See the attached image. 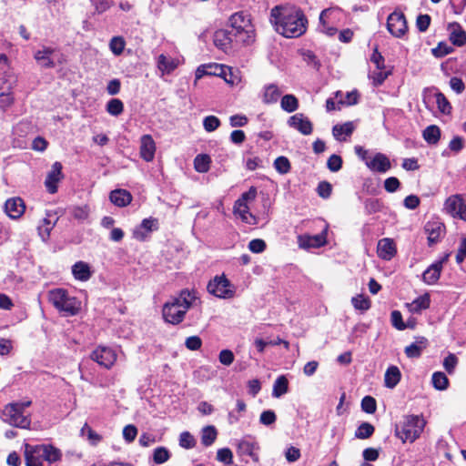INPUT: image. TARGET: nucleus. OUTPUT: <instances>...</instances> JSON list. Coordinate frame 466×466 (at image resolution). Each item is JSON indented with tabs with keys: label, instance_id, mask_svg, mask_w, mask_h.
<instances>
[{
	"label": "nucleus",
	"instance_id": "393cba45",
	"mask_svg": "<svg viewBox=\"0 0 466 466\" xmlns=\"http://www.w3.org/2000/svg\"><path fill=\"white\" fill-rule=\"evenodd\" d=\"M15 83V76L8 69H0V95L11 93Z\"/></svg>",
	"mask_w": 466,
	"mask_h": 466
},
{
	"label": "nucleus",
	"instance_id": "6e6d98bb",
	"mask_svg": "<svg viewBox=\"0 0 466 466\" xmlns=\"http://www.w3.org/2000/svg\"><path fill=\"white\" fill-rule=\"evenodd\" d=\"M435 96L436 104L440 111L443 114H449L451 110V106L448 99L445 97V96L442 93L439 92L435 95Z\"/></svg>",
	"mask_w": 466,
	"mask_h": 466
},
{
	"label": "nucleus",
	"instance_id": "423d86ee",
	"mask_svg": "<svg viewBox=\"0 0 466 466\" xmlns=\"http://www.w3.org/2000/svg\"><path fill=\"white\" fill-rule=\"evenodd\" d=\"M229 25L236 42L250 44L254 41L255 31L248 15L243 12L235 13L229 17Z\"/></svg>",
	"mask_w": 466,
	"mask_h": 466
},
{
	"label": "nucleus",
	"instance_id": "f257e3e1",
	"mask_svg": "<svg viewBox=\"0 0 466 466\" xmlns=\"http://www.w3.org/2000/svg\"><path fill=\"white\" fill-rule=\"evenodd\" d=\"M271 22L276 31L288 38L298 37L305 33L308 20L296 6H276L271 10Z\"/></svg>",
	"mask_w": 466,
	"mask_h": 466
},
{
	"label": "nucleus",
	"instance_id": "72a5a7b5",
	"mask_svg": "<svg viewBox=\"0 0 466 466\" xmlns=\"http://www.w3.org/2000/svg\"><path fill=\"white\" fill-rule=\"evenodd\" d=\"M426 347V339H421L420 341H416L407 346L404 350L405 354L408 358H419L421 355L423 349Z\"/></svg>",
	"mask_w": 466,
	"mask_h": 466
},
{
	"label": "nucleus",
	"instance_id": "f704fd0d",
	"mask_svg": "<svg viewBox=\"0 0 466 466\" xmlns=\"http://www.w3.org/2000/svg\"><path fill=\"white\" fill-rule=\"evenodd\" d=\"M422 136L426 142L435 145L440 140L441 129L435 125H431L424 129Z\"/></svg>",
	"mask_w": 466,
	"mask_h": 466
},
{
	"label": "nucleus",
	"instance_id": "49530a36",
	"mask_svg": "<svg viewBox=\"0 0 466 466\" xmlns=\"http://www.w3.org/2000/svg\"><path fill=\"white\" fill-rule=\"evenodd\" d=\"M56 221H51L48 218H45L38 226V234L44 241H46L50 236V232L54 228Z\"/></svg>",
	"mask_w": 466,
	"mask_h": 466
},
{
	"label": "nucleus",
	"instance_id": "c756f323",
	"mask_svg": "<svg viewBox=\"0 0 466 466\" xmlns=\"http://www.w3.org/2000/svg\"><path fill=\"white\" fill-rule=\"evenodd\" d=\"M355 129L352 122H346L342 125H335L332 128V134L335 139L339 141H345L348 137H350Z\"/></svg>",
	"mask_w": 466,
	"mask_h": 466
},
{
	"label": "nucleus",
	"instance_id": "bf43d9fd",
	"mask_svg": "<svg viewBox=\"0 0 466 466\" xmlns=\"http://www.w3.org/2000/svg\"><path fill=\"white\" fill-rule=\"evenodd\" d=\"M179 445L185 449H191L196 445V440L188 431H184L179 436Z\"/></svg>",
	"mask_w": 466,
	"mask_h": 466
},
{
	"label": "nucleus",
	"instance_id": "603ef678",
	"mask_svg": "<svg viewBox=\"0 0 466 466\" xmlns=\"http://www.w3.org/2000/svg\"><path fill=\"white\" fill-rule=\"evenodd\" d=\"M170 457L169 451L165 447H158L154 450L153 461L157 464L166 462Z\"/></svg>",
	"mask_w": 466,
	"mask_h": 466
},
{
	"label": "nucleus",
	"instance_id": "aec40b11",
	"mask_svg": "<svg viewBox=\"0 0 466 466\" xmlns=\"http://www.w3.org/2000/svg\"><path fill=\"white\" fill-rule=\"evenodd\" d=\"M158 229V220L154 218H148L142 220L138 228L134 230V238L137 240L144 241L149 233Z\"/></svg>",
	"mask_w": 466,
	"mask_h": 466
},
{
	"label": "nucleus",
	"instance_id": "9d476101",
	"mask_svg": "<svg viewBox=\"0 0 466 466\" xmlns=\"http://www.w3.org/2000/svg\"><path fill=\"white\" fill-rule=\"evenodd\" d=\"M90 358L101 367L109 370L115 364L117 355L110 347L98 346L92 351Z\"/></svg>",
	"mask_w": 466,
	"mask_h": 466
},
{
	"label": "nucleus",
	"instance_id": "5701e85b",
	"mask_svg": "<svg viewBox=\"0 0 466 466\" xmlns=\"http://www.w3.org/2000/svg\"><path fill=\"white\" fill-rule=\"evenodd\" d=\"M378 256L384 260H390L396 254V246L392 239L385 238L378 242Z\"/></svg>",
	"mask_w": 466,
	"mask_h": 466
},
{
	"label": "nucleus",
	"instance_id": "f8f14e48",
	"mask_svg": "<svg viewBox=\"0 0 466 466\" xmlns=\"http://www.w3.org/2000/svg\"><path fill=\"white\" fill-rule=\"evenodd\" d=\"M387 28L395 37H401L408 30L407 21L403 13L394 11L387 19Z\"/></svg>",
	"mask_w": 466,
	"mask_h": 466
},
{
	"label": "nucleus",
	"instance_id": "864d4df0",
	"mask_svg": "<svg viewBox=\"0 0 466 466\" xmlns=\"http://www.w3.org/2000/svg\"><path fill=\"white\" fill-rule=\"evenodd\" d=\"M274 167L279 174H287L290 170L289 160L286 157H279L274 161Z\"/></svg>",
	"mask_w": 466,
	"mask_h": 466
},
{
	"label": "nucleus",
	"instance_id": "79ce46f5",
	"mask_svg": "<svg viewBox=\"0 0 466 466\" xmlns=\"http://www.w3.org/2000/svg\"><path fill=\"white\" fill-rule=\"evenodd\" d=\"M70 214L75 219L85 221L89 217L90 208L88 205L75 206L70 208Z\"/></svg>",
	"mask_w": 466,
	"mask_h": 466
},
{
	"label": "nucleus",
	"instance_id": "09e8293b",
	"mask_svg": "<svg viewBox=\"0 0 466 466\" xmlns=\"http://www.w3.org/2000/svg\"><path fill=\"white\" fill-rule=\"evenodd\" d=\"M383 205L380 199L377 198H367L364 201L365 212L368 215L378 213L381 211Z\"/></svg>",
	"mask_w": 466,
	"mask_h": 466
},
{
	"label": "nucleus",
	"instance_id": "37998d69",
	"mask_svg": "<svg viewBox=\"0 0 466 466\" xmlns=\"http://www.w3.org/2000/svg\"><path fill=\"white\" fill-rule=\"evenodd\" d=\"M124 111V104L118 98H112L106 104V112L113 116H118Z\"/></svg>",
	"mask_w": 466,
	"mask_h": 466
},
{
	"label": "nucleus",
	"instance_id": "6ab92c4d",
	"mask_svg": "<svg viewBox=\"0 0 466 466\" xmlns=\"http://www.w3.org/2000/svg\"><path fill=\"white\" fill-rule=\"evenodd\" d=\"M233 213L246 224L255 226L258 223V218L249 211V207L246 203L236 200L233 207Z\"/></svg>",
	"mask_w": 466,
	"mask_h": 466
},
{
	"label": "nucleus",
	"instance_id": "20e7f679",
	"mask_svg": "<svg viewBox=\"0 0 466 466\" xmlns=\"http://www.w3.org/2000/svg\"><path fill=\"white\" fill-rule=\"evenodd\" d=\"M30 400L15 401L6 404L1 411V419L4 422L20 429H29L31 425V414L25 411L30 407Z\"/></svg>",
	"mask_w": 466,
	"mask_h": 466
},
{
	"label": "nucleus",
	"instance_id": "ea45409f",
	"mask_svg": "<svg viewBox=\"0 0 466 466\" xmlns=\"http://www.w3.org/2000/svg\"><path fill=\"white\" fill-rule=\"evenodd\" d=\"M217 430L214 426H206L202 430L201 442L204 446H210L217 439Z\"/></svg>",
	"mask_w": 466,
	"mask_h": 466
},
{
	"label": "nucleus",
	"instance_id": "473e14b6",
	"mask_svg": "<svg viewBox=\"0 0 466 466\" xmlns=\"http://www.w3.org/2000/svg\"><path fill=\"white\" fill-rule=\"evenodd\" d=\"M342 15L343 13L339 8H327L320 13L319 21L333 25Z\"/></svg>",
	"mask_w": 466,
	"mask_h": 466
},
{
	"label": "nucleus",
	"instance_id": "1a4fd4ad",
	"mask_svg": "<svg viewBox=\"0 0 466 466\" xmlns=\"http://www.w3.org/2000/svg\"><path fill=\"white\" fill-rule=\"evenodd\" d=\"M210 294L220 299H231L235 295V289L224 276H217L208 285Z\"/></svg>",
	"mask_w": 466,
	"mask_h": 466
},
{
	"label": "nucleus",
	"instance_id": "2f4dec72",
	"mask_svg": "<svg viewBox=\"0 0 466 466\" xmlns=\"http://www.w3.org/2000/svg\"><path fill=\"white\" fill-rule=\"evenodd\" d=\"M401 373L398 367L390 366L387 369L384 376L385 386L389 389H393L400 382Z\"/></svg>",
	"mask_w": 466,
	"mask_h": 466
},
{
	"label": "nucleus",
	"instance_id": "c9c22d12",
	"mask_svg": "<svg viewBox=\"0 0 466 466\" xmlns=\"http://www.w3.org/2000/svg\"><path fill=\"white\" fill-rule=\"evenodd\" d=\"M289 390V381L285 376H279L274 382L272 396L275 398H279L285 393L288 392Z\"/></svg>",
	"mask_w": 466,
	"mask_h": 466
},
{
	"label": "nucleus",
	"instance_id": "c85d7f7f",
	"mask_svg": "<svg viewBox=\"0 0 466 466\" xmlns=\"http://www.w3.org/2000/svg\"><path fill=\"white\" fill-rule=\"evenodd\" d=\"M72 274L77 280L87 281L92 276V271L87 263L77 261L72 266Z\"/></svg>",
	"mask_w": 466,
	"mask_h": 466
},
{
	"label": "nucleus",
	"instance_id": "e2e57ef3",
	"mask_svg": "<svg viewBox=\"0 0 466 466\" xmlns=\"http://www.w3.org/2000/svg\"><path fill=\"white\" fill-rule=\"evenodd\" d=\"M327 167L331 172H338L342 167V158L338 155H331L327 161Z\"/></svg>",
	"mask_w": 466,
	"mask_h": 466
},
{
	"label": "nucleus",
	"instance_id": "b1692460",
	"mask_svg": "<svg viewBox=\"0 0 466 466\" xmlns=\"http://www.w3.org/2000/svg\"><path fill=\"white\" fill-rule=\"evenodd\" d=\"M25 204L20 198L6 200L5 209L7 216L13 219L20 218L25 212Z\"/></svg>",
	"mask_w": 466,
	"mask_h": 466
},
{
	"label": "nucleus",
	"instance_id": "e433bc0d",
	"mask_svg": "<svg viewBox=\"0 0 466 466\" xmlns=\"http://www.w3.org/2000/svg\"><path fill=\"white\" fill-rule=\"evenodd\" d=\"M281 108L288 112H295L299 108V100L294 95H285L280 101Z\"/></svg>",
	"mask_w": 466,
	"mask_h": 466
},
{
	"label": "nucleus",
	"instance_id": "a211bd4d",
	"mask_svg": "<svg viewBox=\"0 0 466 466\" xmlns=\"http://www.w3.org/2000/svg\"><path fill=\"white\" fill-rule=\"evenodd\" d=\"M425 233L427 234L428 243L430 246L440 241L444 235L445 227L438 220H431L425 224Z\"/></svg>",
	"mask_w": 466,
	"mask_h": 466
},
{
	"label": "nucleus",
	"instance_id": "4c0bfd02",
	"mask_svg": "<svg viewBox=\"0 0 466 466\" xmlns=\"http://www.w3.org/2000/svg\"><path fill=\"white\" fill-rule=\"evenodd\" d=\"M211 159L208 155L200 154L194 159V167L199 173H206L209 170Z\"/></svg>",
	"mask_w": 466,
	"mask_h": 466
},
{
	"label": "nucleus",
	"instance_id": "338daca9",
	"mask_svg": "<svg viewBox=\"0 0 466 466\" xmlns=\"http://www.w3.org/2000/svg\"><path fill=\"white\" fill-rule=\"evenodd\" d=\"M457 364L458 358L452 353H450L443 360V367L449 374L453 373Z\"/></svg>",
	"mask_w": 466,
	"mask_h": 466
},
{
	"label": "nucleus",
	"instance_id": "052dcab7",
	"mask_svg": "<svg viewBox=\"0 0 466 466\" xmlns=\"http://www.w3.org/2000/svg\"><path fill=\"white\" fill-rule=\"evenodd\" d=\"M376 400L371 396H365L361 400V409L363 411L372 414L376 411Z\"/></svg>",
	"mask_w": 466,
	"mask_h": 466
},
{
	"label": "nucleus",
	"instance_id": "58836bf2",
	"mask_svg": "<svg viewBox=\"0 0 466 466\" xmlns=\"http://www.w3.org/2000/svg\"><path fill=\"white\" fill-rule=\"evenodd\" d=\"M450 40L453 45L462 46L466 44V32L459 25H456L451 33Z\"/></svg>",
	"mask_w": 466,
	"mask_h": 466
},
{
	"label": "nucleus",
	"instance_id": "7ed1b4c3",
	"mask_svg": "<svg viewBox=\"0 0 466 466\" xmlns=\"http://www.w3.org/2000/svg\"><path fill=\"white\" fill-rule=\"evenodd\" d=\"M62 452L49 444L25 445V460L26 466H49L60 461Z\"/></svg>",
	"mask_w": 466,
	"mask_h": 466
},
{
	"label": "nucleus",
	"instance_id": "de8ad7c7",
	"mask_svg": "<svg viewBox=\"0 0 466 466\" xmlns=\"http://www.w3.org/2000/svg\"><path fill=\"white\" fill-rule=\"evenodd\" d=\"M126 46V41L122 36H114L109 42V48L115 56H120Z\"/></svg>",
	"mask_w": 466,
	"mask_h": 466
},
{
	"label": "nucleus",
	"instance_id": "2eb2a0df",
	"mask_svg": "<svg viewBox=\"0 0 466 466\" xmlns=\"http://www.w3.org/2000/svg\"><path fill=\"white\" fill-rule=\"evenodd\" d=\"M288 125L305 136L310 135L313 131L312 123L302 113L291 116L288 120Z\"/></svg>",
	"mask_w": 466,
	"mask_h": 466
},
{
	"label": "nucleus",
	"instance_id": "c03bdc74",
	"mask_svg": "<svg viewBox=\"0 0 466 466\" xmlns=\"http://www.w3.org/2000/svg\"><path fill=\"white\" fill-rule=\"evenodd\" d=\"M375 428L369 422H362L355 431V437L360 440L370 438L374 433Z\"/></svg>",
	"mask_w": 466,
	"mask_h": 466
},
{
	"label": "nucleus",
	"instance_id": "bb28decb",
	"mask_svg": "<svg viewBox=\"0 0 466 466\" xmlns=\"http://www.w3.org/2000/svg\"><path fill=\"white\" fill-rule=\"evenodd\" d=\"M110 201L120 208L129 205L132 201V195L126 189H115L110 192Z\"/></svg>",
	"mask_w": 466,
	"mask_h": 466
},
{
	"label": "nucleus",
	"instance_id": "6e6552de",
	"mask_svg": "<svg viewBox=\"0 0 466 466\" xmlns=\"http://www.w3.org/2000/svg\"><path fill=\"white\" fill-rule=\"evenodd\" d=\"M443 209L452 218L466 221V196L455 194L449 197L444 202Z\"/></svg>",
	"mask_w": 466,
	"mask_h": 466
},
{
	"label": "nucleus",
	"instance_id": "a19ab883",
	"mask_svg": "<svg viewBox=\"0 0 466 466\" xmlns=\"http://www.w3.org/2000/svg\"><path fill=\"white\" fill-rule=\"evenodd\" d=\"M157 67L163 74H169L177 67V64L173 59L160 55L157 58Z\"/></svg>",
	"mask_w": 466,
	"mask_h": 466
},
{
	"label": "nucleus",
	"instance_id": "4d7b16f0",
	"mask_svg": "<svg viewBox=\"0 0 466 466\" xmlns=\"http://www.w3.org/2000/svg\"><path fill=\"white\" fill-rule=\"evenodd\" d=\"M220 126V120L215 116H208L203 119V127L207 132H213Z\"/></svg>",
	"mask_w": 466,
	"mask_h": 466
},
{
	"label": "nucleus",
	"instance_id": "0eeeda50",
	"mask_svg": "<svg viewBox=\"0 0 466 466\" xmlns=\"http://www.w3.org/2000/svg\"><path fill=\"white\" fill-rule=\"evenodd\" d=\"M425 427V420L419 415H407L400 425L396 426V436L401 439L403 442H413Z\"/></svg>",
	"mask_w": 466,
	"mask_h": 466
},
{
	"label": "nucleus",
	"instance_id": "39448f33",
	"mask_svg": "<svg viewBox=\"0 0 466 466\" xmlns=\"http://www.w3.org/2000/svg\"><path fill=\"white\" fill-rule=\"evenodd\" d=\"M48 300L58 311L66 316L76 315L81 307V302L62 288L49 290Z\"/></svg>",
	"mask_w": 466,
	"mask_h": 466
},
{
	"label": "nucleus",
	"instance_id": "f3484780",
	"mask_svg": "<svg viewBox=\"0 0 466 466\" xmlns=\"http://www.w3.org/2000/svg\"><path fill=\"white\" fill-rule=\"evenodd\" d=\"M367 167L372 172L386 173L390 169L391 164L386 155L376 153L370 159H367Z\"/></svg>",
	"mask_w": 466,
	"mask_h": 466
},
{
	"label": "nucleus",
	"instance_id": "a18cd8bd",
	"mask_svg": "<svg viewBox=\"0 0 466 466\" xmlns=\"http://www.w3.org/2000/svg\"><path fill=\"white\" fill-rule=\"evenodd\" d=\"M431 381L433 387L439 390H446L449 385V380L447 376L441 371H437L432 374Z\"/></svg>",
	"mask_w": 466,
	"mask_h": 466
},
{
	"label": "nucleus",
	"instance_id": "412c9836",
	"mask_svg": "<svg viewBox=\"0 0 466 466\" xmlns=\"http://www.w3.org/2000/svg\"><path fill=\"white\" fill-rule=\"evenodd\" d=\"M447 260V257L432 263L422 274L423 281L428 285L435 284L443 268V264Z\"/></svg>",
	"mask_w": 466,
	"mask_h": 466
},
{
	"label": "nucleus",
	"instance_id": "ddd939ff",
	"mask_svg": "<svg viewBox=\"0 0 466 466\" xmlns=\"http://www.w3.org/2000/svg\"><path fill=\"white\" fill-rule=\"evenodd\" d=\"M234 41H236L235 34L231 30L218 29L214 33V45L225 53H228L232 50V44Z\"/></svg>",
	"mask_w": 466,
	"mask_h": 466
},
{
	"label": "nucleus",
	"instance_id": "13d9d810",
	"mask_svg": "<svg viewBox=\"0 0 466 466\" xmlns=\"http://www.w3.org/2000/svg\"><path fill=\"white\" fill-rule=\"evenodd\" d=\"M389 72L383 69H377L370 74V78L375 86H380L389 76Z\"/></svg>",
	"mask_w": 466,
	"mask_h": 466
},
{
	"label": "nucleus",
	"instance_id": "a878e982",
	"mask_svg": "<svg viewBox=\"0 0 466 466\" xmlns=\"http://www.w3.org/2000/svg\"><path fill=\"white\" fill-rule=\"evenodd\" d=\"M431 305V297L429 293H425L415 299H413L411 302L407 303L406 307L408 310L412 313H420L421 310L427 309L430 308Z\"/></svg>",
	"mask_w": 466,
	"mask_h": 466
},
{
	"label": "nucleus",
	"instance_id": "0e129e2a",
	"mask_svg": "<svg viewBox=\"0 0 466 466\" xmlns=\"http://www.w3.org/2000/svg\"><path fill=\"white\" fill-rule=\"evenodd\" d=\"M317 192L320 198L327 199L331 195L332 186L327 181H321L318 185Z\"/></svg>",
	"mask_w": 466,
	"mask_h": 466
},
{
	"label": "nucleus",
	"instance_id": "9b49d317",
	"mask_svg": "<svg viewBox=\"0 0 466 466\" xmlns=\"http://www.w3.org/2000/svg\"><path fill=\"white\" fill-rule=\"evenodd\" d=\"M237 452L240 457H249L253 461L258 462L259 445L255 438L246 436L239 440L237 444Z\"/></svg>",
	"mask_w": 466,
	"mask_h": 466
},
{
	"label": "nucleus",
	"instance_id": "4468645a",
	"mask_svg": "<svg viewBox=\"0 0 466 466\" xmlns=\"http://www.w3.org/2000/svg\"><path fill=\"white\" fill-rule=\"evenodd\" d=\"M62 164L60 162H55L50 171L47 173L46 180H45V186L46 187V190L50 194H55L57 191V184L62 180L63 178V173H62Z\"/></svg>",
	"mask_w": 466,
	"mask_h": 466
},
{
	"label": "nucleus",
	"instance_id": "4be33fe9",
	"mask_svg": "<svg viewBox=\"0 0 466 466\" xmlns=\"http://www.w3.org/2000/svg\"><path fill=\"white\" fill-rule=\"evenodd\" d=\"M156 153V143L150 135H144L140 138V157L147 162L153 161Z\"/></svg>",
	"mask_w": 466,
	"mask_h": 466
},
{
	"label": "nucleus",
	"instance_id": "8fccbe9b",
	"mask_svg": "<svg viewBox=\"0 0 466 466\" xmlns=\"http://www.w3.org/2000/svg\"><path fill=\"white\" fill-rule=\"evenodd\" d=\"M80 432L83 437H87L92 445H96L102 440L101 436L94 431L87 423L84 424Z\"/></svg>",
	"mask_w": 466,
	"mask_h": 466
},
{
	"label": "nucleus",
	"instance_id": "f03ea898",
	"mask_svg": "<svg viewBox=\"0 0 466 466\" xmlns=\"http://www.w3.org/2000/svg\"><path fill=\"white\" fill-rule=\"evenodd\" d=\"M197 299L195 291L181 290L178 297L173 298L164 304L162 309L164 319L174 325L182 322L187 311Z\"/></svg>",
	"mask_w": 466,
	"mask_h": 466
},
{
	"label": "nucleus",
	"instance_id": "3c124183",
	"mask_svg": "<svg viewBox=\"0 0 466 466\" xmlns=\"http://www.w3.org/2000/svg\"><path fill=\"white\" fill-rule=\"evenodd\" d=\"M353 307L360 311H366L370 308V301L368 298L363 295H358L351 299Z\"/></svg>",
	"mask_w": 466,
	"mask_h": 466
},
{
	"label": "nucleus",
	"instance_id": "7c9ffc66",
	"mask_svg": "<svg viewBox=\"0 0 466 466\" xmlns=\"http://www.w3.org/2000/svg\"><path fill=\"white\" fill-rule=\"evenodd\" d=\"M281 91L275 84H268L263 87L262 101L265 104L276 103L281 96Z\"/></svg>",
	"mask_w": 466,
	"mask_h": 466
},
{
	"label": "nucleus",
	"instance_id": "69168bd1",
	"mask_svg": "<svg viewBox=\"0 0 466 466\" xmlns=\"http://www.w3.org/2000/svg\"><path fill=\"white\" fill-rule=\"evenodd\" d=\"M217 459L225 464H232V451L228 448L219 449L217 452Z\"/></svg>",
	"mask_w": 466,
	"mask_h": 466
},
{
	"label": "nucleus",
	"instance_id": "680f3d73",
	"mask_svg": "<svg viewBox=\"0 0 466 466\" xmlns=\"http://www.w3.org/2000/svg\"><path fill=\"white\" fill-rule=\"evenodd\" d=\"M391 325L398 330L405 329V322L402 319V315L399 310H393L390 314Z\"/></svg>",
	"mask_w": 466,
	"mask_h": 466
},
{
	"label": "nucleus",
	"instance_id": "5fc2aeb1",
	"mask_svg": "<svg viewBox=\"0 0 466 466\" xmlns=\"http://www.w3.org/2000/svg\"><path fill=\"white\" fill-rule=\"evenodd\" d=\"M453 51V47L444 42H441L438 46L432 48L431 53L435 57L441 58Z\"/></svg>",
	"mask_w": 466,
	"mask_h": 466
},
{
	"label": "nucleus",
	"instance_id": "dca6fc26",
	"mask_svg": "<svg viewBox=\"0 0 466 466\" xmlns=\"http://www.w3.org/2000/svg\"><path fill=\"white\" fill-rule=\"evenodd\" d=\"M56 50L49 46H43L34 55L35 61L44 68H53L56 66Z\"/></svg>",
	"mask_w": 466,
	"mask_h": 466
},
{
	"label": "nucleus",
	"instance_id": "cd10ccee",
	"mask_svg": "<svg viewBox=\"0 0 466 466\" xmlns=\"http://www.w3.org/2000/svg\"><path fill=\"white\" fill-rule=\"evenodd\" d=\"M207 66L208 69V76H220L230 85H234L236 83L235 79L228 78V72L232 76V69L230 67L218 64H208Z\"/></svg>",
	"mask_w": 466,
	"mask_h": 466
},
{
	"label": "nucleus",
	"instance_id": "774afa93",
	"mask_svg": "<svg viewBox=\"0 0 466 466\" xmlns=\"http://www.w3.org/2000/svg\"><path fill=\"white\" fill-rule=\"evenodd\" d=\"M234 360V353L230 350H222L218 354V360L222 365L229 366Z\"/></svg>",
	"mask_w": 466,
	"mask_h": 466
}]
</instances>
